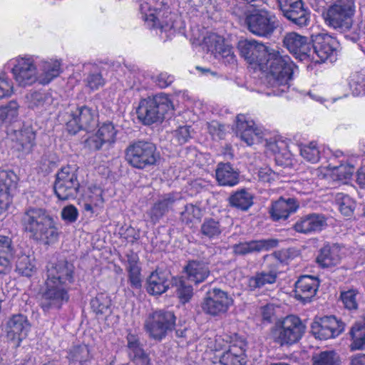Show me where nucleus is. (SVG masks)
Here are the masks:
<instances>
[{
  "label": "nucleus",
  "mask_w": 365,
  "mask_h": 365,
  "mask_svg": "<svg viewBox=\"0 0 365 365\" xmlns=\"http://www.w3.org/2000/svg\"><path fill=\"white\" fill-rule=\"evenodd\" d=\"M233 303L234 300L227 292L215 287L206 292L200 307L205 314L220 317L228 312Z\"/></svg>",
  "instance_id": "obj_11"
},
{
  "label": "nucleus",
  "mask_w": 365,
  "mask_h": 365,
  "mask_svg": "<svg viewBox=\"0 0 365 365\" xmlns=\"http://www.w3.org/2000/svg\"><path fill=\"white\" fill-rule=\"evenodd\" d=\"M178 200L173 193H168L158 200L150 210L147 215L153 224H156L173 207V204Z\"/></svg>",
  "instance_id": "obj_28"
},
{
  "label": "nucleus",
  "mask_w": 365,
  "mask_h": 365,
  "mask_svg": "<svg viewBox=\"0 0 365 365\" xmlns=\"http://www.w3.org/2000/svg\"><path fill=\"white\" fill-rule=\"evenodd\" d=\"M305 329L306 326L299 317L289 315L274 324L271 328L270 336L280 346H289L302 339Z\"/></svg>",
  "instance_id": "obj_5"
},
{
  "label": "nucleus",
  "mask_w": 365,
  "mask_h": 365,
  "mask_svg": "<svg viewBox=\"0 0 365 365\" xmlns=\"http://www.w3.org/2000/svg\"><path fill=\"white\" fill-rule=\"evenodd\" d=\"M215 176L220 185L232 187L239 182L240 173L230 163H220L215 170Z\"/></svg>",
  "instance_id": "obj_29"
},
{
  "label": "nucleus",
  "mask_w": 365,
  "mask_h": 365,
  "mask_svg": "<svg viewBox=\"0 0 365 365\" xmlns=\"http://www.w3.org/2000/svg\"><path fill=\"white\" fill-rule=\"evenodd\" d=\"M263 65L268 71L265 78L266 84L273 89L274 95L287 92L289 88V81L292 79L294 66L289 56L272 48L268 51Z\"/></svg>",
  "instance_id": "obj_3"
},
{
  "label": "nucleus",
  "mask_w": 365,
  "mask_h": 365,
  "mask_svg": "<svg viewBox=\"0 0 365 365\" xmlns=\"http://www.w3.org/2000/svg\"><path fill=\"white\" fill-rule=\"evenodd\" d=\"M319 285L317 277L311 275L301 276L295 283V298L303 303L310 302Z\"/></svg>",
  "instance_id": "obj_21"
},
{
  "label": "nucleus",
  "mask_w": 365,
  "mask_h": 365,
  "mask_svg": "<svg viewBox=\"0 0 365 365\" xmlns=\"http://www.w3.org/2000/svg\"><path fill=\"white\" fill-rule=\"evenodd\" d=\"M18 181V176L12 170H0V192L13 195Z\"/></svg>",
  "instance_id": "obj_36"
},
{
  "label": "nucleus",
  "mask_w": 365,
  "mask_h": 365,
  "mask_svg": "<svg viewBox=\"0 0 365 365\" xmlns=\"http://www.w3.org/2000/svg\"><path fill=\"white\" fill-rule=\"evenodd\" d=\"M105 83V81L101 73H91L86 78V84L91 90H98Z\"/></svg>",
  "instance_id": "obj_54"
},
{
  "label": "nucleus",
  "mask_w": 365,
  "mask_h": 365,
  "mask_svg": "<svg viewBox=\"0 0 365 365\" xmlns=\"http://www.w3.org/2000/svg\"><path fill=\"white\" fill-rule=\"evenodd\" d=\"M13 195L0 192V213L5 212L11 202Z\"/></svg>",
  "instance_id": "obj_63"
},
{
  "label": "nucleus",
  "mask_w": 365,
  "mask_h": 365,
  "mask_svg": "<svg viewBox=\"0 0 365 365\" xmlns=\"http://www.w3.org/2000/svg\"><path fill=\"white\" fill-rule=\"evenodd\" d=\"M16 269L23 276L31 277L36 270L34 258L26 254L18 256Z\"/></svg>",
  "instance_id": "obj_38"
},
{
  "label": "nucleus",
  "mask_w": 365,
  "mask_h": 365,
  "mask_svg": "<svg viewBox=\"0 0 365 365\" xmlns=\"http://www.w3.org/2000/svg\"><path fill=\"white\" fill-rule=\"evenodd\" d=\"M202 217V211L200 207L196 205L187 204L185 209L180 212V220L185 224L190 225L195 220H200Z\"/></svg>",
  "instance_id": "obj_45"
},
{
  "label": "nucleus",
  "mask_w": 365,
  "mask_h": 365,
  "mask_svg": "<svg viewBox=\"0 0 365 365\" xmlns=\"http://www.w3.org/2000/svg\"><path fill=\"white\" fill-rule=\"evenodd\" d=\"M30 324L27 317L23 314L12 316L6 324L7 337L14 341L20 342L26 337L29 331Z\"/></svg>",
  "instance_id": "obj_20"
},
{
  "label": "nucleus",
  "mask_w": 365,
  "mask_h": 365,
  "mask_svg": "<svg viewBox=\"0 0 365 365\" xmlns=\"http://www.w3.org/2000/svg\"><path fill=\"white\" fill-rule=\"evenodd\" d=\"M128 347L132 351L134 356L143 354L144 351L140 345L138 338L131 334H129L127 336Z\"/></svg>",
  "instance_id": "obj_56"
},
{
  "label": "nucleus",
  "mask_w": 365,
  "mask_h": 365,
  "mask_svg": "<svg viewBox=\"0 0 365 365\" xmlns=\"http://www.w3.org/2000/svg\"><path fill=\"white\" fill-rule=\"evenodd\" d=\"M356 12L354 0H334L323 13L326 25L340 32L349 31Z\"/></svg>",
  "instance_id": "obj_4"
},
{
  "label": "nucleus",
  "mask_w": 365,
  "mask_h": 365,
  "mask_svg": "<svg viewBox=\"0 0 365 365\" xmlns=\"http://www.w3.org/2000/svg\"><path fill=\"white\" fill-rule=\"evenodd\" d=\"M183 271L187 279L195 284L204 282L211 274L209 263L200 259L189 260Z\"/></svg>",
  "instance_id": "obj_23"
},
{
  "label": "nucleus",
  "mask_w": 365,
  "mask_h": 365,
  "mask_svg": "<svg viewBox=\"0 0 365 365\" xmlns=\"http://www.w3.org/2000/svg\"><path fill=\"white\" fill-rule=\"evenodd\" d=\"M349 333L353 341L350 345L351 349H365V318L356 322Z\"/></svg>",
  "instance_id": "obj_37"
},
{
  "label": "nucleus",
  "mask_w": 365,
  "mask_h": 365,
  "mask_svg": "<svg viewBox=\"0 0 365 365\" xmlns=\"http://www.w3.org/2000/svg\"><path fill=\"white\" fill-rule=\"evenodd\" d=\"M96 133L105 143H112L115 141L117 131L111 122H107L99 128Z\"/></svg>",
  "instance_id": "obj_48"
},
{
  "label": "nucleus",
  "mask_w": 365,
  "mask_h": 365,
  "mask_svg": "<svg viewBox=\"0 0 365 365\" xmlns=\"http://www.w3.org/2000/svg\"><path fill=\"white\" fill-rule=\"evenodd\" d=\"M141 269L127 271L128 273V280L132 289L140 290L142 287Z\"/></svg>",
  "instance_id": "obj_53"
},
{
  "label": "nucleus",
  "mask_w": 365,
  "mask_h": 365,
  "mask_svg": "<svg viewBox=\"0 0 365 365\" xmlns=\"http://www.w3.org/2000/svg\"><path fill=\"white\" fill-rule=\"evenodd\" d=\"M15 253L12 239L0 235V278L10 273L11 261Z\"/></svg>",
  "instance_id": "obj_26"
},
{
  "label": "nucleus",
  "mask_w": 365,
  "mask_h": 365,
  "mask_svg": "<svg viewBox=\"0 0 365 365\" xmlns=\"http://www.w3.org/2000/svg\"><path fill=\"white\" fill-rule=\"evenodd\" d=\"M344 326V323L334 316H326L312 324L311 331L315 338L327 340L339 336Z\"/></svg>",
  "instance_id": "obj_14"
},
{
  "label": "nucleus",
  "mask_w": 365,
  "mask_h": 365,
  "mask_svg": "<svg viewBox=\"0 0 365 365\" xmlns=\"http://www.w3.org/2000/svg\"><path fill=\"white\" fill-rule=\"evenodd\" d=\"M111 299L110 297L105 293L98 294L95 298L91 301V307L92 310L96 315L108 316L111 312Z\"/></svg>",
  "instance_id": "obj_35"
},
{
  "label": "nucleus",
  "mask_w": 365,
  "mask_h": 365,
  "mask_svg": "<svg viewBox=\"0 0 365 365\" xmlns=\"http://www.w3.org/2000/svg\"><path fill=\"white\" fill-rule=\"evenodd\" d=\"M259 179L265 182H270L275 180L277 175L271 168L268 167L262 168L258 172Z\"/></svg>",
  "instance_id": "obj_58"
},
{
  "label": "nucleus",
  "mask_w": 365,
  "mask_h": 365,
  "mask_svg": "<svg viewBox=\"0 0 365 365\" xmlns=\"http://www.w3.org/2000/svg\"><path fill=\"white\" fill-rule=\"evenodd\" d=\"M78 216L77 208L73 205H67L61 210V217L64 221L68 223H73L76 221Z\"/></svg>",
  "instance_id": "obj_52"
},
{
  "label": "nucleus",
  "mask_w": 365,
  "mask_h": 365,
  "mask_svg": "<svg viewBox=\"0 0 365 365\" xmlns=\"http://www.w3.org/2000/svg\"><path fill=\"white\" fill-rule=\"evenodd\" d=\"M335 200L339 206L340 212L345 216L350 217L356 208V202L348 195L338 193Z\"/></svg>",
  "instance_id": "obj_44"
},
{
  "label": "nucleus",
  "mask_w": 365,
  "mask_h": 365,
  "mask_svg": "<svg viewBox=\"0 0 365 365\" xmlns=\"http://www.w3.org/2000/svg\"><path fill=\"white\" fill-rule=\"evenodd\" d=\"M299 207V203L295 198L280 197L272 203L269 208V213L273 221L284 220L291 214L294 213Z\"/></svg>",
  "instance_id": "obj_17"
},
{
  "label": "nucleus",
  "mask_w": 365,
  "mask_h": 365,
  "mask_svg": "<svg viewBox=\"0 0 365 365\" xmlns=\"http://www.w3.org/2000/svg\"><path fill=\"white\" fill-rule=\"evenodd\" d=\"M283 16L294 25L307 26L310 21V12L304 7L302 1L281 9Z\"/></svg>",
  "instance_id": "obj_27"
},
{
  "label": "nucleus",
  "mask_w": 365,
  "mask_h": 365,
  "mask_svg": "<svg viewBox=\"0 0 365 365\" xmlns=\"http://www.w3.org/2000/svg\"><path fill=\"white\" fill-rule=\"evenodd\" d=\"M28 107L31 109L43 108L48 100V94L41 91H31L26 95Z\"/></svg>",
  "instance_id": "obj_42"
},
{
  "label": "nucleus",
  "mask_w": 365,
  "mask_h": 365,
  "mask_svg": "<svg viewBox=\"0 0 365 365\" xmlns=\"http://www.w3.org/2000/svg\"><path fill=\"white\" fill-rule=\"evenodd\" d=\"M125 160L132 167L143 170L155 165L160 154L155 144L147 140H135L129 144L125 150Z\"/></svg>",
  "instance_id": "obj_6"
},
{
  "label": "nucleus",
  "mask_w": 365,
  "mask_h": 365,
  "mask_svg": "<svg viewBox=\"0 0 365 365\" xmlns=\"http://www.w3.org/2000/svg\"><path fill=\"white\" fill-rule=\"evenodd\" d=\"M125 257L127 259V266L126 270H135L140 269L138 266L139 257L136 253H135L133 250H130L126 255Z\"/></svg>",
  "instance_id": "obj_59"
},
{
  "label": "nucleus",
  "mask_w": 365,
  "mask_h": 365,
  "mask_svg": "<svg viewBox=\"0 0 365 365\" xmlns=\"http://www.w3.org/2000/svg\"><path fill=\"white\" fill-rule=\"evenodd\" d=\"M35 133L31 129L26 128L19 131L17 141L21 146V150L29 152L34 145Z\"/></svg>",
  "instance_id": "obj_47"
},
{
  "label": "nucleus",
  "mask_w": 365,
  "mask_h": 365,
  "mask_svg": "<svg viewBox=\"0 0 365 365\" xmlns=\"http://www.w3.org/2000/svg\"><path fill=\"white\" fill-rule=\"evenodd\" d=\"M246 344L244 341L232 343L227 350L220 357L222 365H245L247 364L245 354Z\"/></svg>",
  "instance_id": "obj_25"
},
{
  "label": "nucleus",
  "mask_w": 365,
  "mask_h": 365,
  "mask_svg": "<svg viewBox=\"0 0 365 365\" xmlns=\"http://www.w3.org/2000/svg\"><path fill=\"white\" fill-rule=\"evenodd\" d=\"M24 232L35 240L46 245H52L58 240L60 232L53 217L45 210L29 207L25 210L21 219Z\"/></svg>",
  "instance_id": "obj_2"
},
{
  "label": "nucleus",
  "mask_w": 365,
  "mask_h": 365,
  "mask_svg": "<svg viewBox=\"0 0 365 365\" xmlns=\"http://www.w3.org/2000/svg\"><path fill=\"white\" fill-rule=\"evenodd\" d=\"M84 143L85 146L89 150L96 151L100 150L106 143L105 141H103V139L98 136L97 133H96L87 138Z\"/></svg>",
  "instance_id": "obj_55"
},
{
  "label": "nucleus",
  "mask_w": 365,
  "mask_h": 365,
  "mask_svg": "<svg viewBox=\"0 0 365 365\" xmlns=\"http://www.w3.org/2000/svg\"><path fill=\"white\" fill-rule=\"evenodd\" d=\"M283 43L290 53L302 61L312 56V38L291 32L286 34Z\"/></svg>",
  "instance_id": "obj_16"
},
{
  "label": "nucleus",
  "mask_w": 365,
  "mask_h": 365,
  "mask_svg": "<svg viewBox=\"0 0 365 365\" xmlns=\"http://www.w3.org/2000/svg\"><path fill=\"white\" fill-rule=\"evenodd\" d=\"M327 226V218L322 214L312 213L302 217L294 225L296 232L307 234L319 232Z\"/></svg>",
  "instance_id": "obj_22"
},
{
  "label": "nucleus",
  "mask_w": 365,
  "mask_h": 365,
  "mask_svg": "<svg viewBox=\"0 0 365 365\" xmlns=\"http://www.w3.org/2000/svg\"><path fill=\"white\" fill-rule=\"evenodd\" d=\"M341 299L345 307L348 309H357V302L356 300V293L354 290L343 292L341 294Z\"/></svg>",
  "instance_id": "obj_51"
},
{
  "label": "nucleus",
  "mask_w": 365,
  "mask_h": 365,
  "mask_svg": "<svg viewBox=\"0 0 365 365\" xmlns=\"http://www.w3.org/2000/svg\"><path fill=\"white\" fill-rule=\"evenodd\" d=\"M354 173V167L351 165H341L336 168V174L340 180L351 178Z\"/></svg>",
  "instance_id": "obj_57"
},
{
  "label": "nucleus",
  "mask_w": 365,
  "mask_h": 365,
  "mask_svg": "<svg viewBox=\"0 0 365 365\" xmlns=\"http://www.w3.org/2000/svg\"><path fill=\"white\" fill-rule=\"evenodd\" d=\"M13 91V86L7 78L0 77V98L9 96Z\"/></svg>",
  "instance_id": "obj_61"
},
{
  "label": "nucleus",
  "mask_w": 365,
  "mask_h": 365,
  "mask_svg": "<svg viewBox=\"0 0 365 365\" xmlns=\"http://www.w3.org/2000/svg\"><path fill=\"white\" fill-rule=\"evenodd\" d=\"M60 73V63L57 61L49 63L47 62L43 66V72L38 77L39 83L46 85L49 83L54 78H56Z\"/></svg>",
  "instance_id": "obj_43"
},
{
  "label": "nucleus",
  "mask_w": 365,
  "mask_h": 365,
  "mask_svg": "<svg viewBox=\"0 0 365 365\" xmlns=\"http://www.w3.org/2000/svg\"><path fill=\"white\" fill-rule=\"evenodd\" d=\"M340 259L337 249L327 245L320 250L316 261L322 267H330L338 264Z\"/></svg>",
  "instance_id": "obj_33"
},
{
  "label": "nucleus",
  "mask_w": 365,
  "mask_h": 365,
  "mask_svg": "<svg viewBox=\"0 0 365 365\" xmlns=\"http://www.w3.org/2000/svg\"><path fill=\"white\" fill-rule=\"evenodd\" d=\"M70 119L66 123V130L70 134L75 135L79 130H93L98 123L96 110L88 106H78L75 110H71Z\"/></svg>",
  "instance_id": "obj_12"
},
{
  "label": "nucleus",
  "mask_w": 365,
  "mask_h": 365,
  "mask_svg": "<svg viewBox=\"0 0 365 365\" xmlns=\"http://www.w3.org/2000/svg\"><path fill=\"white\" fill-rule=\"evenodd\" d=\"M245 23L251 34L263 38H270L279 26L275 14L264 9L247 14Z\"/></svg>",
  "instance_id": "obj_8"
},
{
  "label": "nucleus",
  "mask_w": 365,
  "mask_h": 365,
  "mask_svg": "<svg viewBox=\"0 0 365 365\" xmlns=\"http://www.w3.org/2000/svg\"><path fill=\"white\" fill-rule=\"evenodd\" d=\"M174 279L169 272L156 269L148 278L147 292L153 295H160L173 286Z\"/></svg>",
  "instance_id": "obj_18"
},
{
  "label": "nucleus",
  "mask_w": 365,
  "mask_h": 365,
  "mask_svg": "<svg viewBox=\"0 0 365 365\" xmlns=\"http://www.w3.org/2000/svg\"><path fill=\"white\" fill-rule=\"evenodd\" d=\"M173 109L171 101L165 94H159L140 101L137 108L139 120L145 125L160 122L165 115Z\"/></svg>",
  "instance_id": "obj_7"
},
{
  "label": "nucleus",
  "mask_w": 365,
  "mask_h": 365,
  "mask_svg": "<svg viewBox=\"0 0 365 365\" xmlns=\"http://www.w3.org/2000/svg\"><path fill=\"white\" fill-rule=\"evenodd\" d=\"M277 277V274L273 270L257 272L249 278L247 286L250 291H256L267 284H274Z\"/></svg>",
  "instance_id": "obj_32"
},
{
  "label": "nucleus",
  "mask_w": 365,
  "mask_h": 365,
  "mask_svg": "<svg viewBox=\"0 0 365 365\" xmlns=\"http://www.w3.org/2000/svg\"><path fill=\"white\" fill-rule=\"evenodd\" d=\"M176 287V294L180 302L185 304L188 302L193 296L192 286L185 281L175 277L173 287Z\"/></svg>",
  "instance_id": "obj_40"
},
{
  "label": "nucleus",
  "mask_w": 365,
  "mask_h": 365,
  "mask_svg": "<svg viewBox=\"0 0 365 365\" xmlns=\"http://www.w3.org/2000/svg\"><path fill=\"white\" fill-rule=\"evenodd\" d=\"M253 196L245 189L235 192L228 200L232 207L242 210H247L253 204Z\"/></svg>",
  "instance_id": "obj_34"
},
{
  "label": "nucleus",
  "mask_w": 365,
  "mask_h": 365,
  "mask_svg": "<svg viewBox=\"0 0 365 365\" xmlns=\"http://www.w3.org/2000/svg\"><path fill=\"white\" fill-rule=\"evenodd\" d=\"M74 266L66 260L46 265V279L41 295L40 306L44 312L59 309L69 300V286L74 280Z\"/></svg>",
  "instance_id": "obj_1"
},
{
  "label": "nucleus",
  "mask_w": 365,
  "mask_h": 365,
  "mask_svg": "<svg viewBox=\"0 0 365 365\" xmlns=\"http://www.w3.org/2000/svg\"><path fill=\"white\" fill-rule=\"evenodd\" d=\"M274 314V307L272 305H266L262 307V317L264 321L270 322Z\"/></svg>",
  "instance_id": "obj_64"
},
{
  "label": "nucleus",
  "mask_w": 365,
  "mask_h": 365,
  "mask_svg": "<svg viewBox=\"0 0 365 365\" xmlns=\"http://www.w3.org/2000/svg\"><path fill=\"white\" fill-rule=\"evenodd\" d=\"M278 240L275 239H267L260 240H251L249 242H240L233 245V252L238 255H245L252 252L267 251L278 245Z\"/></svg>",
  "instance_id": "obj_24"
},
{
  "label": "nucleus",
  "mask_w": 365,
  "mask_h": 365,
  "mask_svg": "<svg viewBox=\"0 0 365 365\" xmlns=\"http://www.w3.org/2000/svg\"><path fill=\"white\" fill-rule=\"evenodd\" d=\"M69 359L73 361L83 362L87 361L91 359L90 351L87 345L81 344L73 346L69 353Z\"/></svg>",
  "instance_id": "obj_46"
},
{
  "label": "nucleus",
  "mask_w": 365,
  "mask_h": 365,
  "mask_svg": "<svg viewBox=\"0 0 365 365\" xmlns=\"http://www.w3.org/2000/svg\"><path fill=\"white\" fill-rule=\"evenodd\" d=\"M76 172L74 167L67 165L57 173L53 190L58 200L66 201L76 197L80 187Z\"/></svg>",
  "instance_id": "obj_10"
},
{
  "label": "nucleus",
  "mask_w": 365,
  "mask_h": 365,
  "mask_svg": "<svg viewBox=\"0 0 365 365\" xmlns=\"http://www.w3.org/2000/svg\"><path fill=\"white\" fill-rule=\"evenodd\" d=\"M236 135L240 136L247 145H253L255 139H257L259 135V133L253 128L254 123L247 120L244 115L239 114L236 117Z\"/></svg>",
  "instance_id": "obj_30"
},
{
  "label": "nucleus",
  "mask_w": 365,
  "mask_h": 365,
  "mask_svg": "<svg viewBox=\"0 0 365 365\" xmlns=\"http://www.w3.org/2000/svg\"><path fill=\"white\" fill-rule=\"evenodd\" d=\"M190 126H182L175 130V136L180 144L186 143L190 138Z\"/></svg>",
  "instance_id": "obj_60"
},
{
  "label": "nucleus",
  "mask_w": 365,
  "mask_h": 365,
  "mask_svg": "<svg viewBox=\"0 0 365 365\" xmlns=\"http://www.w3.org/2000/svg\"><path fill=\"white\" fill-rule=\"evenodd\" d=\"M312 58L316 54L322 62L336 60L339 42L335 38L327 34H317L312 36Z\"/></svg>",
  "instance_id": "obj_13"
},
{
  "label": "nucleus",
  "mask_w": 365,
  "mask_h": 365,
  "mask_svg": "<svg viewBox=\"0 0 365 365\" xmlns=\"http://www.w3.org/2000/svg\"><path fill=\"white\" fill-rule=\"evenodd\" d=\"M176 317L170 311L160 309L150 314L144 323V328L150 338L160 341L173 330Z\"/></svg>",
  "instance_id": "obj_9"
},
{
  "label": "nucleus",
  "mask_w": 365,
  "mask_h": 365,
  "mask_svg": "<svg viewBox=\"0 0 365 365\" xmlns=\"http://www.w3.org/2000/svg\"><path fill=\"white\" fill-rule=\"evenodd\" d=\"M334 351H322L312 358V365H336Z\"/></svg>",
  "instance_id": "obj_50"
},
{
  "label": "nucleus",
  "mask_w": 365,
  "mask_h": 365,
  "mask_svg": "<svg viewBox=\"0 0 365 365\" xmlns=\"http://www.w3.org/2000/svg\"><path fill=\"white\" fill-rule=\"evenodd\" d=\"M222 226L218 220L211 217L205 218L200 227V233L205 237L214 239L220 235Z\"/></svg>",
  "instance_id": "obj_39"
},
{
  "label": "nucleus",
  "mask_w": 365,
  "mask_h": 365,
  "mask_svg": "<svg viewBox=\"0 0 365 365\" xmlns=\"http://www.w3.org/2000/svg\"><path fill=\"white\" fill-rule=\"evenodd\" d=\"M19 105L17 102L12 101L8 104L0 107V126L4 124L11 123L15 120L19 114Z\"/></svg>",
  "instance_id": "obj_41"
},
{
  "label": "nucleus",
  "mask_w": 365,
  "mask_h": 365,
  "mask_svg": "<svg viewBox=\"0 0 365 365\" xmlns=\"http://www.w3.org/2000/svg\"><path fill=\"white\" fill-rule=\"evenodd\" d=\"M15 80L21 86L31 85L36 82V68L33 63V61L29 58H21L18 63L12 68Z\"/></svg>",
  "instance_id": "obj_19"
},
{
  "label": "nucleus",
  "mask_w": 365,
  "mask_h": 365,
  "mask_svg": "<svg viewBox=\"0 0 365 365\" xmlns=\"http://www.w3.org/2000/svg\"><path fill=\"white\" fill-rule=\"evenodd\" d=\"M237 49L240 56L247 63L263 65L268 51L272 50V48L266 46L263 43L255 39H242L239 41Z\"/></svg>",
  "instance_id": "obj_15"
},
{
  "label": "nucleus",
  "mask_w": 365,
  "mask_h": 365,
  "mask_svg": "<svg viewBox=\"0 0 365 365\" xmlns=\"http://www.w3.org/2000/svg\"><path fill=\"white\" fill-rule=\"evenodd\" d=\"M174 81V77L167 73H161L157 78V82L160 88H166Z\"/></svg>",
  "instance_id": "obj_62"
},
{
  "label": "nucleus",
  "mask_w": 365,
  "mask_h": 365,
  "mask_svg": "<svg viewBox=\"0 0 365 365\" xmlns=\"http://www.w3.org/2000/svg\"><path fill=\"white\" fill-rule=\"evenodd\" d=\"M208 49L215 58L222 60L225 63H235V56L234 55L232 48L225 44L222 38L219 36L213 38Z\"/></svg>",
  "instance_id": "obj_31"
},
{
  "label": "nucleus",
  "mask_w": 365,
  "mask_h": 365,
  "mask_svg": "<svg viewBox=\"0 0 365 365\" xmlns=\"http://www.w3.org/2000/svg\"><path fill=\"white\" fill-rule=\"evenodd\" d=\"M300 153L304 159L312 163H317L319 160V151L314 142L301 147Z\"/></svg>",
  "instance_id": "obj_49"
}]
</instances>
